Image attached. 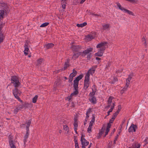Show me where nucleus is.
Here are the masks:
<instances>
[{
    "label": "nucleus",
    "mask_w": 148,
    "mask_h": 148,
    "mask_svg": "<svg viewBox=\"0 0 148 148\" xmlns=\"http://www.w3.org/2000/svg\"><path fill=\"white\" fill-rule=\"evenodd\" d=\"M107 44V42L104 41V42H101L97 44L96 46V48L98 49L99 48L100 49L98 50V52L95 53V56L99 57L102 56L106 49L105 45Z\"/></svg>",
    "instance_id": "1"
},
{
    "label": "nucleus",
    "mask_w": 148,
    "mask_h": 148,
    "mask_svg": "<svg viewBox=\"0 0 148 148\" xmlns=\"http://www.w3.org/2000/svg\"><path fill=\"white\" fill-rule=\"evenodd\" d=\"M116 4L117 5L119 8V9L122 11H123L124 12L127 13L128 14L130 15H132L133 16H135V15L134 14V13L133 12L127 9H126L125 8H124L122 7V6H121V5L119 3H117Z\"/></svg>",
    "instance_id": "2"
},
{
    "label": "nucleus",
    "mask_w": 148,
    "mask_h": 148,
    "mask_svg": "<svg viewBox=\"0 0 148 148\" xmlns=\"http://www.w3.org/2000/svg\"><path fill=\"white\" fill-rule=\"evenodd\" d=\"M116 4L117 5L119 8V9L122 11H123L124 12L127 13L128 14L130 15H132L133 16H135V15L134 14V13L133 12L127 9H126L125 8H124L122 7V6H121V5L119 3H117Z\"/></svg>",
    "instance_id": "3"
},
{
    "label": "nucleus",
    "mask_w": 148,
    "mask_h": 148,
    "mask_svg": "<svg viewBox=\"0 0 148 148\" xmlns=\"http://www.w3.org/2000/svg\"><path fill=\"white\" fill-rule=\"evenodd\" d=\"M83 77V75L82 74H80L74 80L73 87L74 89H78L79 81Z\"/></svg>",
    "instance_id": "4"
},
{
    "label": "nucleus",
    "mask_w": 148,
    "mask_h": 148,
    "mask_svg": "<svg viewBox=\"0 0 148 148\" xmlns=\"http://www.w3.org/2000/svg\"><path fill=\"white\" fill-rule=\"evenodd\" d=\"M13 93L15 97L18 101L21 102H22V101L21 100L20 98L19 97L21 92L20 90H18V88H14V89L13 90Z\"/></svg>",
    "instance_id": "5"
},
{
    "label": "nucleus",
    "mask_w": 148,
    "mask_h": 148,
    "mask_svg": "<svg viewBox=\"0 0 148 148\" xmlns=\"http://www.w3.org/2000/svg\"><path fill=\"white\" fill-rule=\"evenodd\" d=\"M89 75L88 74H86L84 81V88L85 90H86L89 86Z\"/></svg>",
    "instance_id": "6"
},
{
    "label": "nucleus",
    "mask_w": 148,
    "mask_h": 148,
    "mask_svg": "<svg viewBox=\"0 0 148 148\" xmlns=\"http://www.w3.org/2000/svg\"><path fill=\"white\" fill-rule=\"evenodd\" d=\"M9 145L11 148H16L15 143L13 140V136L10 135L8 136Z\"/></svg>",
    "instance_id": "7"
},
{
    "label": "nucleus",
    "mask_w": 148,
    "mask_h": 148,
    "mask_svg": "<svg viewBox=\"0 0 148 148\" xmlns=\"http://www.w3.org/2000/svg\"><path fill=\"white\" fill-rule=\"evenodd\" d=\"M73 43H71V48L72 51L73 52L78 51L81 49V46L77 45H73Z\"/></svg>",
    "instance_id": "8"
},
{
    "label": "nucleus",
    "mask_w": 148,
    "mask_h": 148,
    "mask_svg": "<svg viewBox=\"0 0 148 148\" xmlns=\"http://www.w3.org/2000/svg\"><path fill=\"white\" fill-rule=\"evenodd\" d=\"M28 105V104L25 103L23 105V106L21 105H20L18 106H16V108L14 110V113L15 114H16L19 110H20L21 109H22L24 107L27 108V106H26Z\"/></svg>",
    "instance_id": "9"
},
{
    "label": "nucleus",
    "mask_w": 148,
    "mask_h": 148,
    "mask_svg": "<svg viewBox=\"0 0 148 148\" xmlns=\"http://www.w3.org/2000/svg\"><path fill=\"white\" fill-rule=\"evenodd\" d=\"M133 76L134 74L132 73L129 75L128 77L126 80V85L125 86L128 87L129 85L130 84V81Z\"/></svg>",
    "instance_id": "10"
},
{
    "label": "nucleus",
    "mask_w": 148,
    "mask_h": 148,
    "mask_svg": "<svg viewBox=\"0 0 148 148\" xmlns=\"http://www.w3.org/2000/svg\"><path fill=\"white\" fill-rule=\"evenodd\" d=\"M75 91L72 93L70 95L68 96L66 98V100H68L69 101L72 98V96L73 95H76L78 93V89H74Z\"/></svg>",
    "instance_id": "11"
},
{
    "label": "nucleus",
    "mask_w": 148,
    "mask_h": 148,
    "mask_svg": "<svg viewBox=\"0 0 148 148\" xmlns=\"http://www.w3.org/2000/svg\"><path fill=\"white\" fill-rule=\"evenodd\" d=\"M97 65H95L92 67L88 71L87 73L86 74H88L89 76L90 74L92 75L93 74L95 70L97 68Z\"/></svg>",
    "instance_id": "12"
},
{
    "label": "nucleus",
    "mask_w": 148,
    "mask_h": 148,
    "mask_svg": "<svg viewBox=\"0 0 148 148\" xmlns=\"http://www.w3.org/2000/svg\"><path fill=\"white\" fill-rule=\"evenodd\" d=\"M137 128V126L136 125H134V124L132 123L129 128L128 131L129 132H132L133 130L134 132H135Z\"/></svg>",
    "instance_id": "13"
},
{
    "label": "nucleus",
    "mask_w": 148,
    "mask_h": 148,
    "mask_svg": "<svg viewBox=\"0 0 148 148\" xmlns=\"http://www.w3.org/2000/svg\"><path fill=\"white\" fill-rule=\"evenodd\" d=\"M93 49L92 48H88L86 50L84 51L82 53V56H85L87 54L89 53L90 52H92V51Z\"/></svg>",
    "instance_id": "14"
},
{
    "label": "nucleus",
    "mask_w": 148,
    "mask_h": 148,
    "mask_svg": "<svg viewBox=\"0 0 148 148\" xmlns=\"http://www.w3.org/2000/svg\"><path fill=\"white\" fill-rule=\"evenodd\" d=\"M82 52H78L77 53H74L72 57L71 58V59L73 60H75L79 56L82 55Z\"/></svg>",
    "instance_id": "15"
},
{
    "label": "nucleus",
    "mask_w": 148,
    "mask_h": 148,
    "mask_svg": "<svg viewBox=\"0 0 148 148\" xmlns=\"http://www.w3.org/2000/svg\"><path fill=\"white\" fill-rule=\"evenodd\" d=\"M26 42L25 44V50L24 51V53L26 55H27L28 54V50L29 48L28 46V44L27 42V41L26 40Z\"/></svg>",
    "instance_id": "16"
},
{
    "label": "nucleus",
    "mask_w": 148,
    "mask_h": 148,
    "mask_svg": "<svg viewBox=\"0 0 148 148\" xmlns=\"http://www.w3.org/2000/svg\"><path fill=\"white\" fill-rule=\"evenodd\" d=\"M29 131H27L25 135L24 136V139L23 142L24 145H25L26 142L27 140V139L28 138L29 136Z\"/></svg>",
    "instance_id": "17"
},
{
    "label": "nucleus",
    "mask_w": 148,
    "mask_h": 148,
    "mask_svg": "<svg viewBox=\"0 0 148 148\" xmlns=\"http://www.w3.org/2000/svg\"><path fill=\"white\" fill-rule=\"evenodd\" d=\"M89 100L93 104H95L97 102L96 98L94 96H92L91 98L89 99Z\"/></svg>",
    "instance_id": "18"
},
{
    "label": "nucleus",
    "mask_w": 148,
    "mask_h": 148,
    "mask_svg": "<svg viewBox=\"0 0 148 148\" xmlns=\"http://www.w3.org/2000/svg\"><path fill=\"white\" fill-rule=\"evenodd\" d=\"M85 137V135L82 134L81 137V141L82 145L85 144V143L87 141L84 138Z\"/></svg>",
    "instance_id": "19"
},
{
    "label": "nucleus",
    "mask_w": 148,
    "mask_h": 148,
    "mask_svg": "<svg viewBox=\"0 0 148 148\" xmlns=\"http://www.w3.org/2000/svg\"><path fill=\"white\" fill-rule=\"evenodd\" d=\"M4 12L7 13H8V10H6L5 9H4V10H0V17H1L2 18H3V14Z\"/></svg>",
    "instance_id": "20"
},
{
    "label": "nucleus",
    "mask_w": 148,
    "mask_h": 148,
    "mask_svg": "<svg viewBox=\"0 0 148 148\" xmlns=\"http://www.w3.org/2000/svg\"><path fill=\"white\" fill-rule=\"evenodd\" d=\"M69 64L66 63H65L64 66L63 68L62 69H60L58 71L57 73H58L60 71H61L62 70H65L67 68L69 67Z\"/></svg>",
    "instance_id": "21"
},
{
    "label": "nucleus",
    "mask_w": 148,
    "mask_h": 148,
    "mask_svg": "<svg viewBox=\"0 0 148 148\" xmlns=\"http://www.w3.org/2000/svg\"><path fill=\"white\" fill-rule=\"evenodd\" d=\"M95 37L92 35H88L86 36V39L88 41L91 40L92 39H93Z\"/></svg>",
    "instance_id": "22"
},
{
    "label": "nucleus",
    "mask_w": 148,
    "mask_h": 148,
    "mask_svg": "<svg viewBox=\"0 0 148 148\" xmlns=\"http://www.w3.org/2000/svg\"><path fill=\"white\" fill-rule=\"evenodd\" d=\"M31 122V119L29 120L27 123V125L26 126V130L27 131H29V127Z\"/></svg>",
    "instance_id": "23"
},
{
    "label": "nucleus",
    "mask_w": 148,
    "mask_h": 148,
    "mask_svg": "<svg viewBox=\"0 0 148 148\" xmlns=\"http://www.w3.org/2000/svg\"><path fill=\"white\" fill-rule=\"evenodd\" d=\"M11 83H13L16 82L18 81V79L16 76H13L11 78Z\"/></svg>",
    "instance_id": "24"
},
{
    "label": "nucleus",
    "mask_w": 148,
    "mask_h": 148,
    "mask_svg": "<svg viewBox=\"0 0 148 148\" xmlns=\"http://www.w3.org/2000/svg\"><path fill=\"white\" fill-rule=\"evenodd\" d=\"M54 45L52 43H49L45 45V47L47 49L51 48L53 47Z\"/></svg>",
    "instance_id": "25"
},
{
    "label": "nucleus",
    "mask_w": 148,
    "mask_h": 148,
    "mask_svg": "<svg viewBox=\"0 0 148 148\" xmlns=\"http://www.w3.org/2000/svg\"><path fill=\"white\" fill-rule=\"evenodd\" d=\"M118 114H117L116 113H115L113 115V116H112V118L110 120V123H112L113 121H114V119L116 118V116H117V115Z\"/></svg>",
    "instance_id": "26"
},
{
    "label": "nucleus",
    "mask_w": 148,
    "mask_h": 148,
    "mask_svg": "<svg viewBox=\"0 0 148 148\" xmlns=\"http://www.w3.org/2000/svg\"><path fill=\"white\" fill-rule=\"evenodd\" d=\"M140 144L134 143L131 147V148H140Z\"/></svg>",
    "instance_id": "27"
},
{
    "label": "nucleus",
    "mask_w": 148,
    "mask_h": 148,
    "mask_svg": "<svg viewBox=\"0 0 148 148\" xmlns=\"http://www.w3.org/2000/svg\"><path fill=\"white\" fill-rule=\"evenodd\" d=\"M110 24H105L102 25L103 27V30H106V29H109L110 27Z\"/></svg>",
    "instance_id": "28"
},
{
    "label": "nucleus",
    "mask_w": 148,
    "mask_h": 148,
    "mask_svg": "<svg viewBox=\"0 0 148 148\" xmlns=\"http://www.w3.org/2000/svg\"><path fill=\"white\" fill-rule=\"evenodd\" d=\"M66 0H61L62 8L63 9H65L66 8Z\"/></svg>",
    "instance_id": "29"
},
{
    "label": "nucleus",
    "mask_w": 148,
    "mask_h": 148,
    "mask_svg": "<svg viewBox=\"0 0 148 148\" xmlns=\"http://www.w3.org/2000/svg\"><path fill=\"white\" fill-rule=\"evenodd\" d=\"M92 87L94 88V90L92 88V92H90V94L92 96H93L95 95V92L96 91V89L95 88L96 86L95 85H94Z\"/></svg>",
    "instance_id": "30"
},
{
    "label": "nucleus",
    "mask_w": 148,
    "mask_h": 148,
    "mask_svg": "<svg viewBox=\"0 0 148 148\" xmlns=\"http://www.w3.org/2000/svg\"><path fill=\"white\" fill-rule=\"evenodd\" d=\"M5 36H3V34L2 32H0V42H3V40L4 39Z\"/></svg>",
    "instance_id": "31"
},
{
    "label": "nucleus",
    "mask_w": 148,
    "mask_h": 148,
    "mask_svg": "<svg viewBox=\"0 0 148 148\" xmlns=\"http://www.w3.org/2000/svg\"><path fill=\"white\" fill-rule=\"evenodd\" d=\"M87 24V23L84 22L83 23H81L80 24H77V26L79 27H82L84 26H85Z\"/></svg>",
    "instance_id": "32"
},
{
    "label": "nucleus",
    "mask_w": 148,
    "mask_h": 148,
    "mask_svg": "<svg viewBox=\"0 0 148 148\" xmlns=\"http://www.w3.org/2000/svg\"><path fill=\"white\" fill-rule=\"evenodd\" d=\"M12 84H13L15 88L18 87L21 84L19 82V81H18L17 82H14Z\"/></svg>",
    "instance_id": "33"
},
{
    "label": "nucleus",
    "mask_w": 148,
    "mask_h": 148,
    "mask_svg": "<svg viewBox=\"0 0 148 148\" xmlns=\"http://www.w3.org/2000/svg\"><path fill=\"white\" fill-rule=\"evenodd\" d=\"M43 60L42 58H40L37 60V65H40L41 64Z\"/></svg>",
    "instance_id": "34"
},
{
    "label": "nucleus",
    "mask_w": 148,
    "mask_h": 148,
    "mask_svg": "<svg viewBox=\"0 0 148 148\" xmlns=\"http://www.w3.org/2000/svg\"><path fill=\"white\" fill-rule=\"evenodd\" d=\"M2 6L4 7L3 10H4V9H5L6 10H8V13H9V10L8 9V5L7 4H5L4 3H2Z\"/></svg>",
    "instance_id": "35"
},
{
    "label": "nucleus",
    "mask_w": 148,
    "mask_h": 148,
    "mask_svg": "<svg viewBox=\"0 0 148 148\" xmlns=\"http://www.w3.org/2000/svg\"><path fill=\"white\" fill-rule=\"evenodd\" d=\"M73 72L70 74V75L74 77L76 75L77 73V72L74 69H73Z\"/></svg>",
    "instance_id": "36"
},
{
    "label": "nucleus",
    "mask_w": 148,
    "mask_h": 148,
    "mask_svg": "<svg viewBox=\"0 0 148 148\" xmlns=\"http://www.w3.org/2000/svg\"><path fill=\"white\" fill-rule=\"evenodd\" d=\"M38 98L37 95H35L32 99V101L33 103H35L36 102Z\"/></svg>",
    "instance_id": "37"
},
{
    "label": "nucleus",
    "mask_w": 148,
    "mask_h": 148,
    "mask_svg": "<svg viewBox=\"0 0 148 148\" xmlns=\"http://www.w3.org/2000/svg\"><path fill=\"white\" fill-rule=\"evenodd\" d=\"M74 123L73 124L74 126H78V123L77 122V119L76 117H75L74 119Z\"/></svg>",
    "instance_id": "38"
},
{
    "label": "nucleus",
    "mask_w": 148,
    "mask_h": 148,
    "mask_svg": "<svg viewBox=\"0 0 148 148\" xmlns=\"http://www.w3.org/2000/svg\"><path fill=\"white\" fill-rule=\"evenodd\" d=\"M63 129L64 130L66 131L68 133L69 131V129L68 127L66 125H64L63 126Z\"/></svg>",
    "instance_id": "39"
},
{
    "label": "nucleus",
    "mask_w": 148,
    "mask_h": 148,
    "mask_svg": "<svg viewBox=\"0 0 148 148\" xmlns=\"http://www.w3.org/2000/svg\"><path fill=\"white\" fill-rule=\"evenodd\" d=\"M112 99H113V97L111 96L109 98L108 101V103H109V104H110L111 105V103L112 102Z\"/></svg>",
    "instance_id": "40"
},
{
    "label": "nucleus",
    "mask_w": 148,
    "mask_h": 148,
    "mask_svg": "<svg viewBox=\"0 0 148 148\" xmlns=\"http://www.w3.org/2000/svg\"><path fill=\"white\" fill-rule=\"evenodd\" d=\"M121 105H119L118 106V108L117 111H116L115 112L117 114H118L121 110Z\"/></svg>",
    "instance_id": "41"
},
{
    "label": "nucleus",
    "mask_w": 148,
    "mask_h": 148,
    "mask_svg": "<svg viewBox=\"0 0 148 148\" xmlns=\"http://www.w3.org/2000/svg\"><path fill=\"white\" fill-rule=\"evenodd\" d=\"M49 24V23H45L42 24L40 26V27H44L47 26Z\"/></svg>",
    "instance_id": "42"
},
{
    "label": "nucleus",
    "mask_w": 148,
    "mask_h": 148,
    "mask_svg": "<svg viewBox=\"0 0 148 148\" xmlns=\"http://www.w3.org/2000/svg\"><path fill=\"white\" fill-rule=\"evenodd\" d=\"M111 65V63L109 61L107 63L106 67H105L106 69H108L109 67Z\"/></svg>",
    "instance_id": "43"
},
{
    "label": "nucleus",
    "mask_w": 148,
    "mask_h": 148,
    "mask_svg": "<svg viewBox=\"0 0 148 148\" xmlns=\"http://www.w3.org/2000/svg\"><path fill=\"white\" fill-rule=\"evenodd\" d=\"M74 77L72 76H71L70 75L69 76V82L70 83L72 82L73 79V78Z\"/></svg>",
    "instance_id": "44"
},
{
    "label": "nucleus",
    "mask_w": 148,
    "mask_h": 148,
    "mask_svg": "<svg viewBox=\"0 0 148 148\" xmlns=\"http://www.w3.org/2000/svg\"><path fill=\"white\" fill-rule=\"evenodd\" d=\"M89 143L88 141H86L85 143V144L82 145V148H86L85 146H87L89 144Z\"/></svg>",
    "instance_id": "45"
},
{
    "label": "nucleus",
    "mask_w": 148,
    "mask_h": 148,
    "mask_svg": "<svg viewBox=\"0 0 148 148\" xmlns=\"http://www.w3.org/2000/svg\"><path fill=\"white\" fill-rule=\"evenodd\" d=\"M142 41L143 42H144V45L145 46H146L147 45V44L146 43V39L144 37H143L142 38Z\"/></svg>",
    "instance_id": "46"
},
{
    "label": "nucleus",
    "mask_w": 148,
    "mask_h": 148,
    "mask_svg": "<svg viewBox=\"0 0 148 148\" xmlns=\"http://www.w3.org/2000/svg\"><path fill=\"white\" fill-rule=\"evenodd\" d=\"M110 123L109 122V123H108L106 129H108V130H110V128L111 126V123Z\"/></svg>",
    "instance_id": "47"
},
{
    "label": "nucleus",
    "mask_w": 148,
    "mask_h": 148,
    "mask_svg": "<svg viewBox=\"0 0 148 148\" xmlns=\"http://www.w3.org/2000/svg\"><path fill=\"white\" fill-rule=\"evenodd\" d=\"M92 127L89 126L88 128L87 131L88 133H90L91 132V129Z\"/></svg>",
    "instance_id": "48"
},
{
    "label": "nucleus",
    "mask_w": 148,
    "mask_h": 148,
    "mask_svg": "<svg viewBox=\"0 0 148 148\" xmlns=\"http://www.w3.org/2000/svg\"><path fill=\"white\" fill-rule=\"evenodd\" d=\"M109 131H110V130H108V129H106V132H105V134L104 136V137H106V135L108 134V133L109 132Z\"/></svg>",
    "instance_id": "49"
},
{
    "label": "nucleus",
    "mask_w": 148,
    "mask_h": 148,
    "mask_svg": "<svg viewBox=\"0 0 148 148\" xmlns=\"http://www.w3.org/2000/svg\"><path fill=\"white\" fill-rule=\"evenodd\" d=\"M74 126V130L75 131V132L76 134H77V128L78 127V126Z\"/></svg>",
    "instance_id": "50"
},
{
    "label": "nucleus",
    "mask_w": 148,
    "mask_h": 148,
    "mask_svg": "<svg viewBox=\"0 0 148 148\" xmlns=\"http://www.w3.org/2000/svg\"><path fill=\"white\" fill-rule=\"evenodd\" d=\"M104 132V130L102 129L101 131H100L99 133V135H101L103 134Z\"/></svg>",
    "instance_id": "51"
},
{
    "label": "nucleus",
    "mask_w": 148,
    "mask_h": 148,
    "mask_svg": "<svg viewBox=\"0 0 148 148\" xmlns=\"http://www.w3.org/2000/svg\"><path fill=\"white\" fill-rule=\"evenodd\" d=\"M128 87L126 86H125L124 88H123L122 89V90L123 91H126L127 89V88H128Z\"/></svg>",
    "instance_id": "52"
},
{
    "label": "nucleus",
    "mask_w": 148,
    "mask_h": 148,
    "mask_svg": "<svg viewBox=\"0 0 148 148\" xmlns=\"http://www.w3.org/2000/svg\"><path fill=\"white\" fill-rule=\"evenodd\" d=\"M125 120H123L121 124L120 125V126L121 127V128L122 127V126H123V124L125 122Z\"/></svg>",
    "instance_id": "53"
},
{
    "label": "nucleus",
    "mask_w": 148,
    "mask_h": 148,
    "mask_svg": "<svg viewBox=\"0 0 148 148\" xmlns=\"http://www.w3.org/2000/svg\"><path fill=\"white\" fill-rule=\"evenodd\" d=\"M74 141L75 143L77 142V137L74 136Z\"/></svg>",
    "instance_id": "54"
},
{
    "label": "nucleus",
    "mask_w": 148,
    "mask_h": 148,
    "mask_svg": "<svg viewBox=\"0 0 148 148\" xmlns=\"http://www.w3.org/2000/svg\"><path fill=\"white\" fill-rule=\"evenodd\" d=\"M92 15H94L95 16H101L100 15H99L97 14H95V13H92Z\"/></svg>",
    "instance_id": "55"
},
{
    "label": "nucleus",
    "mask_w": 148,
    "mask_h": 148,
    "mask_svg": "<svg viewBox=\"0 0 148 148\" xmlns=\"http://www.w3.org/2000/svg\"><path fill=\"white\" fill-rule=\"evenodd\" d=\"M93 116V118L92 119V120L91 121L92 122L94 123L95 121V117L94 116Z\"/></svg>",
    "instance_id": "56"
},
{
    "label": "nucleus",
    "mask_w": 148,
    "mask_h": 148,
    "mask_svg": "<svg viewBox=\"0 0 148 148\" xmlns=\"http://www.w3.org/2000/svg\"><path fill=\"white\" fill-rule=\"evenodd\" d=\"M75 147H79V145L77 142L75 143Z\"/></svg>",
    "instance_id": "57"
},
{
    "label": "nucleus",
    "mask_w": 148,
    "mask_h": 148,
    "mask_svg": "<svg viewBox=\"0 0 148 148\" xmlns=\"http://www.w3.org/2000/svg\"><path fill=\"white\" fill-rule=\"evenodd\" d=\"M70 60L69 58H68L67 59L66 61L65 62V63H67L69 64V63Z\"/></svg>",
    "instance_id": "58"
},
{
    "label": "nucleus",
    "mask_w": 148,
    "mask_h": 148,
    "mask_svg": "<svg viewBox=\"0 0 148 148\" xmlns=\"http://www.w3.org/2000/svg\"><path fill=\"white\" fill-rule=\"evenodd\" d=\"M90 111H91V109H90V108H89L88 110L86 113L89 114L90 113Z\"/></svg>",
    "instance_id": "59"
},
{
    "label": "nucleus",
    "mask_w": 148,
    "mask_h": 148,
    "mask_svg": "<svg viewBox=\"0 0 148 148\" xmlns=\"http://www.w3.org/2000/svg\"><path fill=\"white\" fill-rule=\"evenodd\" d=\"M87 120H88V119L87 118L85 119L84 122V125H86V122H87Z\"/></svg>",
    "instance_id": "60"
},
{
    "label": "nucleus",
    "mask_w": 148,
    "mask_h": 148,
    "mask_svg": "<svg viewBox=\"0 0 148 148\" xmlns=\"http://www.w3.org/2000/svg\"><path fill=\"white\" fill-rule=\"evenodd\" d=\"M91 56L90 55H88L87 56V58L88 60H89Z\"/></svg>",
    "instance_id": "61"
},
{
    "label": "nucleus",
    "mask_w": 148,
    "mask_h": 148,
    "mask_svg": "<svg viewBox=\"0 0 148 148\" xmlns=\"http://www.w3.org/2000/svg\"><path fill=\"white\" fill-rule=\"evenodd\" d=\"M93 123V122H92L91 121L90 122V123H89V126H90L91 127H92Z\"/></svg>",
    "instance_id": "62"
},
{
    "label": "nucleus",
    "mask_w": 148,
    "mask_h": 148,
    "mask_svg": "<svg viewBox=\"0 0 148 148\" xmlns=\"http://www.w3.org/2000/svg\"><path fill=\"white\" fill-rule=\"evenodd\" d=\"M111 105L110 104H109V103H108V105L107 106H106L105 108H110V106H111Z\"/></svg>",
    "instance_id": "63"
},
{
    "label": "nucleus",
    "mask_w": 148,
    "mask_h": 148,
    "mask_svg": "<svg viewBox=\"0 0 148 148\" xmlns=\"http://www.w3.org/2000/svg\"><path fill=\"white\" fill-rule=\"evenodd\" d=\"M95 58H96V59L97 60H101L100 58L99 57H96Z\"/></svg>",
    "instance_id": "64"
}]
</instances>
